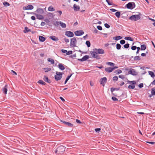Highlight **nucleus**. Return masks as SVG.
<instances>
[{
	"instance_id": "nucleus-1",
	"label": "nucleus",
	"mask_w": 155,
	"mask_h": 155,
	"mask_svg": "<svg viewBox=\"0 0 155 155\" xmlns=\"http://www.w3.org/2000/svg\"><path fill=\"white\" fill-rule=\"evenodd\" d=\"M91 54L94 58H98V54H103L104 53V50L102 49H94L93 51L91 52Z\"/></svg>"
},
{
	"instance_id": "nucleus-2",
	"label": "nucleus",
	"mask_w": 155,
	"mask_h": 155,
	"mask_svg": "<svg viewBox=\"0 0 155 155\" xmlns=\"http://www.w3.org/2000/svg\"><path fill=\"white\" fill-rule=\"evenodd\" d=\"M66 147L62 145L58 147L55 150V153L57 154H62L65 151Z\"/></svg>"
},
{
	"instance_id": "nucleus-3",
	"label": "nucleus",
	"mask_w": 155,
	"mask_h": 155,
	"mask_svg": "<svg viewBox=\"0 0 155 155\" xmlns=\"http://www.w3.org/2000/svg\"><path fill=\"white\" fill-rule=\"evenodd\" d=\"M141 15V14L139 13L138 15H134L130 16L129 18V19L135 21H137L140 18V16Z\"/></svg>"
},
{
	"instance_id": "nucleus-4",
	"label": "nucleus",
	"mask_w": 155,
	"mask_h": 155,
	"mask_svg": "<svg viewBox=\"0 0 155 155\" xmlns=\"http://www.w3.org/2000/svg\"><path fill=\"white\" fill-rule=\"evenodd\" d=\"M63 74V73L62 72L56 71V74L54 76L55 80L57 81L60 80L62 78Z\"/></svg>"
},
{
	"instance_id": "nucleus-5",
	"label": "nucleus",
	"mask_w": 155,
	"mask_h": 155,
	"mask_svg": "<svg viewBox=\"0 0 155 155\" xmlns=\"http://www.w3.org/2000/svg\"><path fill=\"white\" fill-rule=\"evenodd\" d=\"M125 70L126 71L129 70L127 74H131L134 76H135L137 75L138 74V73L134 69L130 68L129 69L128 68H125Z\"/></svg>"
},
{
	"instance_id": "nucleus-6",
	"label": "nucleus",
	"mask_w": 155,
	"mask_h": 155,
	"mask_svg": "<svg viewBox=\"0 0 155 155\" xmlns=\"http://www.w3.org/2000/svg\"><path fill=\"white\" fill-rule=\"evenodd\" d=\"M125 7L129 9L132 10L135 8V4L134 2H130L127 4Z\"/></svg>"
},
{
	"instance_id": "nucleus-7",
	"label": "nucleus",
	"mask_w": 155,
	"mask_h": 155,
	"mask_svg": "<svg viewBox=\"0 0 155 155\" xmlns=\"http://www.w3.org/2000/svg\"><path fill=\"white\" fill-rule=\"evenodd\" d=\"M88 59H71V62L74 65H76L78 63V62L79 61H84L87 60Z\"/></svg>"
},
{
	"instance_id": "nucleus-8",
	"label": "nucleus",
	"mask_w": 155,
	"mask_h": 155,
	"mask_svg": "<svg viewBox=\"0 0 155 155\" xmlns=\"http://www.w3.org/2000/svg\"><path fill=\"white\" fill-rule=\"evenodd\" d=\"M127 82L128 83L131 84L132 85H130L128 86V88L130 89H133L134 88L135 86V84H136V82L135 81H130L127 80Z\"/></svg>"
},
{
	"instance_id": "nucleus-9",
	"label": "nucleus",
	"mask_w": 155,
	"mask_h": 155,
	"mask_svg": "<svg viewBox=\"0 0 155 155\" xmlns=\"http://www.w3.org/2000/svg\"><path fill=\"white\" fill-rule=\"evenodd\" d=\"M76 43L77 40L75 37H74L71 39L70 45L71 47H76Z\"/></svg>"
},
{
	"instance_id": "nucleus-10",
	"label": "nucleus",
	"mask_w": 155,
	"mask_h": 155,
	"mask_svg": "<svg viewBox=\"0 0 155 155\" xmlns=\"http://www.w3.org/2000/svg\"><path fill=\"white\" fill-rule=\"evenodd\" d=\"M60 121L66 126L69 127H73V124L71 123L64 121L61 120H60Z\"/></svg>"
},
{
	"instance_id": "nucleus-11",
	"label": "nucleus",
	"mask_w": 155,
	"mask_h": 155,
	"mask_svg": "<svg viewBox=\"0 0 155 155\" xmlns=\"http://www.w3.org/2000/svg\"><path fill=\"white\" fill-rule=\"evenodd\" d=\"M107 81V78L106 77H104L101 78L100 81V84L103 86H104L105 84Z\"/></svg>"
},
{
	"instance_id": "nucleus-12",
	"label": "nucleus",
	"mask_w": 155,
	"mask_h": 155,
	"mask_svg": "<svg viewBox=\"0 0 155 155\" xmlns=\"http://www.w3.org/2000/svg\"><path fill=\"white\" fill-rule=\"evenodd\" d=\"M84 32L82 30L76 31L74 32L75 35L76 36H80L82 35Z\"/></svg>"
},
{
	"instance_id": "nucleus-13",
	"label": "nucleus",
	"mask_w": 155,
	"mask_h": 155,
	"mask_svg": "<svg viewBox=\"0 0 155 155\" xmlns=\"http://www.w3.org/2000/svg\"><path fill=\"white\" fill-rule=\"evenodd\" d=\"M65 35L69 37H72L74 36L73 33L71 31H66L65 32Z\"/></svg>"
},
{
	"instance_id": "nucleus-14",
	"label": "nucleus",
	"mask_w": 155,
	"mask_h": 155,
	"mask_svg": "<svg viewBox=\"0 0 155 155\" xmlns=\"http://www.w3.org/2000/svg\"><path fill=\"white\" fill-rule=\"evenodd\" d=\"M33 8L34 7L32 5H29L26 7H24L23 9L25 10H32L33 9Z\"/></svg>"
},
{
	"instance_id": "nucleus-15",
	"label": "nucleus",
	"mask_w": 155,
	"mask_h": 155,
	"mask_svg": "<svg viewBox=\"0 0 155 155\" xmlns=\"http://www.w3.org/2000/svg\"><path fill=\"white\" fill-rule=\"evenodd\" d=\"M30 13L35 15L36 16L37 18L39 20H42L44 18L43 16L42 15L38 14H37L34 13L32 12Z\"/></svg>"
},
{
	"instance_id": "nucleus-16",
	"label": "nucleus",
	"mask_w": 155,
	"mask_h": 155,
	"mask_svg": "<svg viewBox=\"0 0 155 155\" xmlns=\"http://www.w3.org/2000/svg\"><path fill=\"white\" fill-rule=\"evenodd\" d=\"M8 85L7 84H5V86L2 88V91L5 94H6L8 91Z\"/></svg>"
},
{
	"instance_id": "nucleus-17",
	"label": "nucleus",
	"mask_w": 155,
	"mask_h": 155,
	"mask_svg": "<svg viewBox=\"0 0 155 155\" xmlns=\"http://www.w3.org/2000/svg\"><path fill=\"white\" fill-rule=\"evenodd\" d=\"M49 38L53 41H57L58 40V38L54 36H51L49 37Z\"/></svg>"
},
{
	"instance_id": "nucleus-18",
	"label": "nucleus",
	"mask_w": 155,
	"mask_h": 155,
	"mask_svg": "<svg viewBox=\"0 0 155 155\" xmlns=\"http://www.w3.org/2000/svg\"><path fill=\"white\" fill-rule=\"evenodd\" d=\"M43 79L45 81L48 83L50 84L51 82V80L48 79V77L45 75L44 76Z\"/></svg>"
},
{
	"instance_id": "nucleus-19",
	"label": "nucleus",
	"mask_w": 155,
	"mask_h": 155,
	"mask_svg": "<svg viewBox=\"0 0 155 155\" xmlns=\"http://www.w3.org/2000/svg\"><path fill=\"white\" fill-rule=\"evenodd\" d=\"M73 8L74 10L76 12L79 11L80 9L79 6L75 4H74Z\"/></svg>"
},
{
	"instance_id": "nucleus-20",
	"label": "nucleus",
	"mask_w": 155,
	"mask_h": 155,
	"mask_svg": "<svg viewBox=\"0 0 155 155\" xmlns=\"http://www.w3.org/2000/svg\"><path fill=\"white\" fill-rule=\"evenodd\" d=\"M58 67L59 69L61 71L64 70L65 69L64 67L63 64L61 63L59 64L58 65Z\"/></svg>"
},
{
	"instance_id": "nucleus-21",
	"label": "nucleus",
	"mask_w": 155,
	"mask_h": 155,
	"mask_svg": "<svg viewBox=\"0 0 155 155\" xmlns=\"http://www.w3.org/2000/svg\"><path fill=\"white\" fill-rule=\"evenodd\" d=\"M105 70L106 72H107L108 73H110L112 72V71H113L112 68L111 67H108L106 68H105Z\"/></svg>"
},
{
	"instance_id": "nucleus-22",
	"label": "nucleus",
	"mask_w": 155,
	"mask_h": 155,
	"mask_svg": "<svg viewBox=\"0 0 155 155\" xmlns=\"http://www.w3.org/2000/svg\"><path fill=\"white\" fill-rule=\"evenodd\" d=\"M74 74V73L71 74L70 75L68 76L67 78L66 79V80L65 81L64 84H65L68 81L69 79L71 77L72 75Z\"/></svg>"
},
{
	"instance_id": "nucleus-23",
	"label": "nucleus",
	"mask_w": 155,
	"mask_h": 155,
	"mask_svg": "<svg viewBox=\"0 0 155 155\" xmlns=\"http://www.w3.org/2000/svg\"><path fill=\"white\" fill-rule=\"evenodd\" d=\"M39 39L40 41L41 42H44L46 40V38L42 36H39Z\"/></svg>"
},
{
	"instance_id": "nucleus-24",
	"label": "nucleus",
	"mask_w": 155,
	"mask_h": 155,
	"mask_svg": "<svg viewBox=\"0 0 155 155\" xmlns=\"http://www.w3.org/2000/svg\"><path fill=\"white\" fill-rule=\"evenodd\" d=\"M31 31V29H29L27 27H25L24 30L23 31V32L24 33H26Z\"/></svg>"
},
{
	"instance_id": "nucleus-25",
	"label": "nucleus",
	"mask_w": 155,
	"mask_h": 155,
	"mask_svg": "<svg viewBox=\"0 0 155 155\" xmlns=\"http://www.w3.org/2000/svg\"><path fill=\"white\" fill-rule=\"evenodd\" d=\"M36 12L39 14H42L44 12L43 10L41 8H38L36 10Z\"/></svg>"
},
{
	"instance_id": "nucleus-26",
	"label": "nucleus",
	"mask_w": 155,
	"mask_h": 155,
	"mask_svg": "<svg viewBox=\"0 0 155 155\" xmlns=\"http://www.w3.org/2000/svg\"><path fill=\"white\" fill-rule=\"evenodd\" d=\"M59 24L61 27L62 28H65L66 27V24L61 21H60Z\"/></svg>"
},
{
	"instance_id": "nucleus-27",
	"label": "nucleus",
	"mask_w": 155,
	"mask_h": 155,
	"mask_svg": "<svg viewBox=\"0 0 155 155\" xmlns=\"http://www.w3.org/2000/svg\"><path fill=\"white\" fill-rule=\"evenodd\" d=\"M124 39L126 40H129L131 41H134V39L130 36L125 37Z\"/></svg>"
},
{
	"instance_id": "nucleus-28",
	"label": "nucleus",
	"mask_w": 155,
	"mask_h": 155,
	"mask_svg": "<svg viewBox=\"0 0 155 155\" xmlns=\"http://www.w3.org/2000/svg\"><path fill=\"white\" fill-rule=\"evenodd\" d=\"M122 38V37L120 36H116L113 38V39L117 41L118 40L121 39Z\"/></svg>"
},
{
	"instance_id": "nucleus-29",
	"label": "nucleus",
	"mask_w": 155,
	"mask_h": 155,
	"mask_svg": "<svg viewBox=\"0 0 155 155\" xmlns=\"http://www.w3.org/2000/svg\"><path fill=\"white\" fill-rule=\"evenodd\" d=\"M141 50L144 51L146 48V46L145 45H141L140 46Z\"/></svg>"
},
{
	"instance_id": "nucleus-30",
	"label": "nucleus",
	"mask_w": 155,
	"mask_h": 155,
	"mask_svg": "<svg viewBox=\"0 0 155 155\" xmlns=\"http://www.w3.org/2000/svg\"><path fill=\"white\" fill-rule=\"evenodd\" d=\"M37 82L39 84L41 85H45L46 84L45 82L43 81L42 80H39Z\"/></svg>"
},
{
	"instance_id": "nucleus-31",
	"label": "nucleus",
	"mask_w": 155,
	"mask_h": 155,
	"mask_svg": "<svg viewBox=\"0 0 155 155\" xmlns=\"http://www.w3.org/2000/svg\"><path fill=\"white\" fill-rule=\"evenodd\" d=\"M149 74L150 75L151 77L152 78H154L155 77V75L154 73L150 71H148Z\"/></svg>"
},
{
	"instance_id": "nucleus-32",
	"label": "nucleus",
	"mask_w": 155,
	"mask_h": 155,
	"mask_svg": "<svg viewBox=\"0 0 155 155\" xmlns=\"http://www.w3.org/2000/svg\"><path fill=\"white\" fill-rule=\"evenodd\" d=\"M115 15L117 18H119L120 17V12L119 11L115 13Z\"/></svg>"
},
{
	"instance_id": "nucleus-33",
	"label": "nucleus",
	"mask_w": 155,
	"mask_h": 155,
	"mask_svg": "<svg viewBox=\"0 0 155 155\" xmlns=\"http://www.w3.org/2000/svg\"><path fill=\"white\" fill-rule=\"evenodd\" d=\"M122 72V71L120 69H118L115 71L114 73L117 74H119L121 73Z\"/></svg>"
},
{
	"instance_id": "nucleus-34",
	"label": "nucleus",
	"mask_w": 155,
	"mask_h": 155,
	"mask_svg": "<svg viewBox=\"0 0 155 155\" xmlns=\"http://www.w3.org/2000/svg\"><path fill=\"white\" fill-rule=\"evenodd\" d=\"M48 11H53L55 10V9L53 8L52 6H50L48 9Z\"/></svg>"
},
{
	"instance_id": "nucleus-35",
	"label": "nucleus",
	"mask_w": 155,
	"mask_h": 155,
	"mask_svg": "<svg viewBox=\"0 0 155 155\" xmlns=\"http://www.w3.org/2000/svg\"><path fill=\"white\" fill-rule=\"evenodd\" d=\"M43 69L45 71V72L46 73L51 71V69L50 68H44Z\"/></svg>"
},
{
	"instance_id": "nucleus-36",
	"label": "nucleus",
	"mask_w": 155,
	"mask_h": 155,
	"mask_svg": "<svg viewBox=\"0 0 155 155\" xmlns=\"http://www.w3.org/2000/svg\"><path fill=\"white\" fill-rule=\"evenodd\" d=\"M85 44L88 47H89L91 46V43L89 41H87L85 42Z\"/></svg>"
},
{
	"instance_id": "nucleus-37",
	"label": "nucleus",
	"mask_w": 155,
	"mask_h": 155,
	"mask_svg": "<svg viewBox=\"0 0 155 155\" xmlns=\"http://www.w3.org/2000/svg\"><path fill=\"white\" fill-rule=\"evenodd\" d=\"M3 5L6 7L10 5V4L7 2H3Z\"/></svg>"
},
{
	"instance_id": "nucleus-38",
	"label": "nucleus",
	"mask_w": 155,
	"mask_h": 155,
	"mask_svg": "<svg viewBox=\"0 0 155 155\" xmlns=\"http://www.w3.org/2000/svg\"><path fill=\"white\" fill-rule=\"evenodd\" d=\"M151 93L152 95H155V88H152L151 89Z\"/></svg>"
},
{
	"instance_id": "nucleus-39",
	"label": "nucleus",
	"mask_w": 155,
	"mask_h": 155,
	"mask_svg": "<svg viewBox=\"0 0 155 155\" xmlns=\"http://www.w3.org/2000/svg\"><path fill=\"white\" fill-rule=\"evenodd\" d=\"M48 61L50 62L51 64H54V61L53 59H48Z\"/></svg>"
},
{
	"instance_id": "nucleus-40",
	"label": "nucleus",
	"mask_w": 155,
	"mask_h": 155,
	"mask_svg": "<svg viewBox=\"0 0 155 155\" xmlns=\"http://www.w3.org/2000/svg\"><path fill=\"white\" fill-rule=\"evenodd\" d=\"M121 47V46L120 44L117 43L116 44V48L117 50L120 49Z\"/></svg>"
},
{
	"instance_id": "nucleus-41",
	"label": "nucleus",
	"mask_w": 155,
	"mask_h": 155,
	"mask_svg": "<svg viewBox=\"0 0 155 155\" xmlns=\"http://www.w3.org/2000/svg\"><path fill=\"white\" fill-rule=\"evenodd\" d=\"M124 47L125 48H128L129 47V44L128 43H127L124 45Z\"/></svg>"
},
{
	"instance_id": "nucleus-42",
	"label": "nucleus",
	"mask_w": 155,
	"mask_h": 155,
	"mask_svg": "<svg viewBox=\"0 0 155 155\" xmlns=\"http://www.w3.org/2000/svg\"><path fill=\"white\" fill-rule=\"evenodd\" d=\"M106 64L109 65L110 66H114V64L112 62H108L106 63Z\"/></svg>"
},
{
	"instance_id": "nucleus-43",
	"label": "nucleus",
	"mask_w": 155,
	"mask_h": 155,
	"mask_svg": "<svg viewBox=\"0 0 155 155\" xmlns=\"http://www.w3.org/2000/svg\"><path fill=\"white\" fill-rule=\"evenodd\" d=\"M118 79V77L117 76H115L113 78V80L115 82Z\"/></svg>"
},
{
	"instance_id": "nucleus-44",
	"label": "nucleus",
	"mask_w": 155,
	"mask_h": 155,
	"mask_svg": "<svg viewBox=\"0 0 155 155\" xmlns=\"http://www.w3.org/2000/svg\"><path fill=\"white\" fill-rule=\"evenodd\" d=\"M72 53V51H67V52L66 53V55H69L71 54Z\"/></svg>"
},
{
	"instance_id": "nucleus-45",
	"label": "nucleus",
	"mask_w": 155,
	"mask_h": 155,
	"mask_svg": "<svg viewBox=\"0 0 155 155\" xmlns=\"http://www.w3.org/2000/svg\"><path fill=\"white\" fill-rule=\"evenodd\" d=\"M106 1L109 5H113V3L112 2H110L109 1V0H106Z\"/></svg>"
},
{
	"instance_id": "nucleus-46",
	"label": "nucleus",
	"mask_w": 155,
	"mask_h": 155,
	"mask_svg": "<svg viewBox=\"0 0 155 155\" xmlns=\"http://www.w3.org/2000/svg\"><path fill=\"white\" fill-rule=\"evenodd\" d=\"M112 100L114 101H118V99L115 97H112L111 98Z\"/></svg>"
},
{
	"instance_id": "nucleus-47",
	"label": "nucleus",
	"mask_w": 155,
	"mask_h": 155,
	"mask_svg": "<svg viewBox=\"0 0 155 155\" xmlns=\"http://www.w3.org/2000/svg\"><path fill=\"white\" fill-rule=\"evenodd\" d=\"M120 42L121 45H124L125 43V41L124 40H121Z\"/></svg>"
},
{
	"instance_id": "nucleus-48",
	"label": "nucleus",
	"mask_w": 155,
	"mask_h": 155,
	"mask_svg": "<svg viewBox=\"0 0 155 155\" xmlns=\"http://www.w3.org/2000/svg\"><path fill=\"white\" fill-rule=\"evenodd\" d=\"M59 24H60L59 22L57 21L54 23V25L56 26H58L59 25Z\"/></svg>"
},
{
	"instance_id": "nucleus-49",
	"label": "nucleus",
	"mask_w": 155,
	"mask_h": 155,
	"mask_svg": "<svg viewBox=\"0 0 155 155\" xmlns=\"http://www.w3.org/2000/svg\"><path fill=\"white\" fill-rule=\"evenodd\" d=\"M104 26L106 28H109L110 27V25L107 23L104 24Z\"/></svg>"
},
{
	"instance_id": "nucleus-50",
	"label": "nucleus",
	"mask_w": 155,
	"mask_h": 155,
	"mask_svg": "<svg viewBox=\"0 0 155 155\" xmlns=\"http://www.w3.org/2000/svg\"><path fill=\"white\" fill-rule=\"evenodd\" d=\"M137 48V47L136 46H132L131 47V49L133 50H135Z\"/></svg>"
},
{
	"instance_id": "nucleus-51",
	"label": "nucleus",
	"mask_w": 155,
	"mask_h": 155,
	"mask_svg": "<svg viewBox=\"0 0 155 155\" xmlns=\"http://www.w3.org/2000/svg\"><path fill=\"white\" fill-rule=\"evenodd\" d=\"M97 29L99 30H102V27L100 25H98L97 26Z\"/></svg>"
},
{
	"instance_id": "nucleus-52",
	"label": "nucleus",
	"mask_w": 155,
	"mask_h": 155,
	"mask_svg": "<svg viewBox=\"0 0 155 155\" xmlns=\"http://www.w3.org/2000/svg\"><path fill=\"white\" fill-rule=\"evenodd\" d=\"M101 130V129L100 128H95L94 129L95 131L96 132H98Z\"/></svg>"
},
{
	"instance_id": "nucleus-53",
	"label": "nucleus",
	"mask_w": 155,
	"mask_h": 155,
	"mask_svg": "<svg viewBox=\"0 0 155 155\" xmlns=\"http://www.w3.org/2000/svg\"><path fill=\"white\" fill-rule=\"evenodd\" d=\"M119 78H121L122 79H124L125 78L124 75H120L119 76Z\"/></svg>"
},
{
	"instance_id": "nucleus-54",
	"label": "nucleus",
	"mask_w": 155,
	"mask_h": 155,
	"mask_svg": "<svg viewBox=\"0 0 155 155\" xmlns=\"http://www.w3.org/2000/svg\"><path fill=\"white\" fill-rule=\"evenodd\" d=\"M147 53L148 52L146 51V53H142L141 54V56L142 57H146Z\"/></svg>"
},
{
	"instance_id": "nucleus-55",
	"label": "nucleus",
	"mask_w": 155,
	"mask_h": 155,
	"mask_svg": "<svg viewBox=\"0 0 155 155\" xmlns=\"http://www.w3.org/2000/svg\"><path fill=\"white\" fill-rule=\"evenodd\" d=\"M143 83H140L138 85V87L140 88L143 87Z\"/></svg>"
},
{
	"instance_id": "nucleus-56",
	"label": "nucleus",
	"mask_w": 155,
	"mask_h": 155,
	"mask_svg": "<svg viewBox=\"0 0 155 155\" xmlns=\"http://www.w3.org/2000/svg\"><path fill=\"white\" fill-rule=\"evenodd\" d=\"M64 41L66 43L69 42V39L67 38H65L64 39Z\"/></svg>"
},
{
	"instance_id": "nucleus-57",
	"label": "nucleus",
	"mask_w": 155,
	"mask_h": 155,
	"mask_svg": "<svg viewBox=\"0 0 155 155\" xmlns=\"http://www.w3.org/2000/svg\"><path fill=\"white\" fill-rule=\"evenodd\" d=\"M146 142L147 143L150 144H154L155 143V142H154L146 141Z\"/></svg>"
},
{
	"instance_id": "nucleus-58",
	"label": "nucleus",
	"mask_w": 155,
	"mask_h": 155,
	"mask_svg": "<svg viewBox=\"0 0 155 155\" xmlns=\"http://www.w3.org/2000/svg\"><path fill=\"white\" fill-rule=\"evenodd\" d=\"M76 122L80 124H81L82 123V122L79 120L77 119L76 120Z\"/></svg>"
},
{
	"instance_id": "nucleus-59",
	"label": "nucleus",
	"mask_w": 155,
	"mask_h": 155,
	"mask_svg": "<svg viewBox=\"0 0 155 155\" xmlns=\"http://www.w3.org/2000/svg\"><path fill=\"white\" fill-rule=\"evenodd\" d=\"M11 72L12 73V74L17 75V74L16 72H15L14 71L12 70H11Z\"/></svg>"
},
{
	"instance_id": "nucleus-60",
	"label": "nucleus",
	"mask_w": 155,
	"mask_h": 155,
	"mask_svg": "<svg viewBox=\"0 0 155 155\" xmlns=\"http://www.w3.org/2000/svg\"><path fill=\"white\" fill-rule=\"evenodd\" d=\"M61 51L63 53L66 54V53L67 52V50L64 49H62L61 50Z\"/></svg>"
},
{
	"instance_id": "nucleus-61",
	"label": "nucleus",
	"mask_w": 155,
	"mask_h": 155,
	"mask_svg": "<svg viewBox=\"0 0 155 155\" xmlns=\"http://www.w3.org/2000/svg\"><path fill=\"white\" fill-rule=\"evenodd\" d=\"M110 10L112 12H116L117 10L114 9V8H111L110 9Z\"/></svg>"
},
{
	"instance_id": "nucleus-62",
	"label": "nucleus",
	"mask_w": 155,
	"mask_h": 155,
	"mask_svg": "<svg viewBox=\"0 0 155 155\" xmlns=\"http://www.w3.org/2000/svg\"><path fill=\"white\" fill-rule=\"evenodd\" d=\"M31 18L33 20H35L36 19L35 17L34 16H31Z\"/></svg>"
},
{
	"instance_id": "nucleus-63",
	"label": "nucleus",
	"mask_w": 155,
	"mask_h": 155,
	"mask_svg": "<svg viewBox=\"0 0 155 155\" xmlns=\"http://www.w3.org/2000/svg\"><path fill=\"white\" fill-rule=\"evenodd\" d=\"M76 57V54H73V55L70 56V57H71V58H72V57H73L74 58H75Z\"/></svg>"
},
{
	"instance_id": "nucleus-64",
	"label": "nucleus",
	"mask_w": 155,
	"mask_h": 155,
	"mask_svg": "<svg viewBox=\"0 0 155 155\" xmlns=\"http://www.w3.org/2000/svg\"><path fill=\"white\" fill-rule=\"evenodd\" d=\"M60 99L61 100V101L63 102H64L65 101V100L62 97H60Z\"/></svg>"
}]
</instances>
